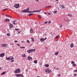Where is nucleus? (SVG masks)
<instances>
[{
  "instance_id": "nucleus-1",
  "label": "nucleus",
  "mask_w": 77,
  "mask_h": 77,
  "mask_svg": "<svg viewBox=\"0 0 77 77\" xmlns=\"http://www.w3.org/2000/svg\"><path fill=\"white\" fill-rule=\"evenodd\" d=\"M15 76L16 77H24V75H23L20 74H17L15 75Z\"/></svg>"
},
{
  "instance_id": "nucleus-2",
  "label": "nucleus",
  "mask_w": 77,
  "mask_h": 77,
  "mask_svg": "<svg viewBox=\"0 0 77 77\" xmlns=\"http://www.w3.org/2000/svg\"><path fill=\"white\" fill-rule=\"evenodd\" d=\"M14 7H15V8H19V7H20V5L19 4H17V5H14Z\"/></svg>"
},
{
  "instance_id": "nucleus-3",
  "label": "nucleus",
  "mask_w": 77,
  "mask_h": 77,
  "mask_svg": "<svg viewBox=\"0 0 77 77\" xmlns=\"http://www.w3.org/2000/svg\"><path fill=\"white\" fill-rule=\"evenodd\" d=\"M20 69H17L15 71V73H18V72H20Z\"/></svg>"
},
{
  "instance_id": "nucleus-4",
  "label": "nucleus",
  "mask_w": 77,
  "mask_h": 77,
  "mask_svg": "<svg viewBox=\"0 0 77 77\" xmlns=\"http://www.w3.org/2000/svg\"><path fill=\"white\" fill-rule=\"evenodd\" d=\"M5 56V53H3L0 54V57H4Z\"/></svg>"
},
{
  "instance_id": "nucleus-5",
  "label": "nucleus",
  "mask_w": 77,
  "mask_h": 77,
  "mask_svg": "<svg viewBox=\"0 0 77 77\" xmlns=\"http://www.w3.org/2000/svg\"><path fill=\"white\" fill-rule=\"evenodd\" d=\"M13 24H10V25H9V28L10 29H12V28H13Z\"/></svg>"
},
{
  "instance_id": "nucleus-6",
  "label": "nucleus",
  "mask_w": 77,
  "mask_h": 77,
  "mask_svg": "<svg viewBox=\"0 0 77 77\" xmlns=\"http://www.w3.org/2000/svg\"><path fill=\"white\" fill-rule=\"evenodd\" d=\"M64 21H65L66 22H69V19L66 20L65 18H64Z\"/></svg>"
},
{
  "instance_id": "nucleus-7",
  "label": "nucleus",
  "mask_w": 77,
  "mask_h": 77,
  "mask_svg": "<svg viewBox=\"0 0 77 77\" xmlns=\"http://www.w3.org/2000/svg\"><path fill=\"white\" fill-rule=\"evenodd\" d=\"M28 59L29 60H32V57H31L29 56L28 57Z\"/></svg>"
},
{
  "instance_id": "nucleus-8",
  "label": "nucleus",
  "mask_w": 77,
  "mask_h": 77,
  "mask_svg": "<svg viewBox=\"0 0 77 77\" xmlns=\"http://www.w3.org/2000/svg\"><path fill=\"white\" fill-rule=\"evenodd\" d=\"M59 7L60 8H61V9H63V8H65V6L61 5L59 6Z\"/></svg>"
},
{
  "instance_id": "nucleus-9",
  "label": "nucleus",
  "mask_w": 77,
  "mask_h": 77,
  "mask_svg": "<svg viewBox=\"0 0 77 77\" xmlns=\"http://www.w3.org/2000/svg\"><path fill=\"white\" fill-rule=\"evenodd\" d=\"M27 53H32V52L31 49L28 50L27 51Z\"/></svg>"
},
{
  "instance_id": "nucleus-10",
  "label": "nucleus",
  "mask_w": 77,
  "mask_h": 77,
  "mask_svg": "<svg viewBox=\"0 0 77 77\" xmlns=\"http://www.w3.org/2000/svg\"><path fill=\"white\" fill-rule=\"evenodd\" d=\"M5 22H9L10 21V20H9L8 19H7L5 20Z\"/></svg>"
},
{
  "instance_id": "nucleus-11",
  "label": "nucleus",
  "mask_w": 77,
  "mask_h": 77,
  "mask_svg": "<svg viewBox=\"0 0 77 77\" xmlns=\"http://www.w3.org/2000/svg\"><path fill=\"white\" fill-rule=\"evenodd\" d=\"M2 45L3 47H6V45L5 44H2Z\"/></svg>"
},
{
  "instance_id": "nucleus-12",
  "label": "nucleus",
  "mask_w": 77,
  "mask_h": 77,
  "mask_svg": "<svg viewBox=\"0 0 77 77\" xmlns=\"http://www.w3.org/2000/svg\"><path fill=\"white\" fill-rule=\"evenodd\" d=\"M17 22L15 21H13V24H14V25H16V24H17Z\"/></svg>"
},
{
  "instance_id": "nucleus-13",
  "label": "nucleus",
  "mask_w": 77,
  "mask_h": 77,
  "mask_svg": "<svg viewBox=\"0 0 77 77\" xmlns=\"http://www.w3.org/2000/svg\"><path fill=\"white\" fill-rule=\"evenodd\" d=\"M21 12H24V13H25V12H27V11H26V10H23V11H22Z\"/></svg>"
},
{
  "instance_id": "nucleus-14",
  "label": "nucleus",
  "mask_w": 77,
  "mask_h": 77,
  "mask_svg": "<svg viewBox=\"0 0 77 77\" xmlns=\"http://www.w3.org/2000/svg\"><path fill=\"white\" fill-rule=\"evenodd\" d=\"M73 47H74V44H72L70 45V47H71V48H72Z\"/></svg>"
},
{
  "instance_id": "nucleus-15",
  "label": "nucleus",
  "mask_w": 77,
  "mask_h": 77,
  "mask_svg": "<svg viewBox=\"0 0 77 77\" xmlns=\"http://www.w3.org/2000/svg\"><path fill=\"white\" fill-rule=\"evenodd\" d=\"M38 17L39 19H41L42 18V17L40 15H38Z\"/></svg>"
},
{
  "instance_id": "nucleus-16",
  "label": "nucleus",
  "mask_w": 77,
  "mask_h": 77,
  "mask_svg": "<svg viewBox=\"0 0 77 77\" xmlns=\"http://www.w3.org/2000/svg\"><path fill=\"white\" fill-rule=\"evenodd\" d=\"M10 60H12V59H14V57L12 56L10 57Z\"/></svg>"
},
{
  "instance_id": "nucleus-17",
  "label": "nucleus",
  "mask_w": 77,
  "mask_h": 77,
  "mask_svg": "<svg viewBox=\"0 0 77 77\" xmlns=\"http://www.w3.org/2000/svg\"><path fill=\"white\" fill-rule=\"evenodd\" d=\"M38 63V61L37 60H35L34 61V63Z\"/></svg>"
},
{
  "instance_id": "nucleus-18",
  "label": "nucleus",
  "mask_w": 77,
  "mask_h": 77,
  "mask_svg": "<svg viewBox=\"0 0 77 77\" xmlns=\"http://www.w3.org/2000/svg\"><path fill=\"white\" fill-rule=\"evenodd\" d=\"M45 66L46 67H48V66H49V65L48 64H45Z\"/></svg>"
},
{
  "instance_id": "nucleus-19",
  "label": "nucleus",
  "mask_w": 77,
  "mask_h": 77,
  "mask_svg": "<svg viewBox=\"0 0 77 77\" xmlns=\"http://www.w3.org/2000/svg\"><path fill=\"white\" fill-rule=\"evenodd\" d=\"M6 35H7V36H11V34H9V33H8Z\"/></svg>"
},
{
  "instance_id": "nucleus-20",
  "label": "nucleus",
  "mask_w": 77,
  "mask_h": 77,
  "mask_svg": "<svg viewBox=\"0 0 77 77\" xmlns=\"http://www.w3.org/2000/svg\"><path fill=\"white\" fill-rule=\"evenodd\" d=\"M49 69L48 68L46 70V71L45 72H48V71H49Z\"/></svg>"
},
{
  "instance_id": "nucleus-21",
  "label": "nucleus",
  "mask_w": 77,
  "mask_h": 77,
  "mask_svg": "<svg viewBox=\"0 0 77 77\" xmlns=\"http://www.w3.org/2000/svg\"><path fill=\"white\" fill-rule=\"evenodd\" d=\"M40 41H42V42H43V41H44V38H41L40 40Z\"/></svg>"
},
{
  "instance_id": "nucleus-22",
  "label": "nucleus",
  "mask_w": 77,
  "mask_h": 77,
  "mask_svg": "<svg viewBox=\"0 0 77 77\" xmlns=\"http://www.w3.org/2000/svg\"><path fill=\"white\" fill-rule=\"evenodd\" d=\"M30 32L31 33H33V29H30Z\"/></svg>"
},
{
  "instance_id": "nucleus-23",
  "label": "nucleus",
  "mask_w": 77,
  "mask_h": 77,
  "mask_svg": "<svg viewBox=\"0 0 77 77\" xmlns=\"http://www.w3.org/2000/svg\"><path fill=\"white\" fill-rule=\"evenodd\" d=\"M58 54H59V52H57L55 53L56 55H58Z\"/></svg>"
},
{
  "instance_id": "nucleus-24",
  "label": "nucleus",
  "mask_w": 77,
  "mask_h": 77,
  "mask_svg": "<svg viewBox=\"0 0 77 77\" xmlns=\"http://www.w3.org/2000/svg\"><path fill=\"white\" fill-rule=\"evenodd\" d=\"M67 15L69 17H72V16L71 14H68Z\"/></svg>"
},
{
  "instance_id": "nucleus-25",
  "label": "nucleus",
  "mask_w": 77,
  "mask_h": 77,
  "mask_svg": "<svg viewBox=\"0 0 77 77\" xmlns=\"http://www.w3.org/2000/svg\"><path fill=\"white\" fill-rule=\"evenodd\" d=\"M28 11H29V8L26 9V11L27 12H28Z\"/></svg>"
},
{
  "instance_id": "nucleus-26",
  "label": "nucleus",
  "mask_w": 77,
  "mask_h": 77,
  "mask_svg": "<svg viewBox=\"0 0 77 77\" xmlns=\"http://www.w3.org/2000/svg\"><path fill=\"white\" fill-rule=\"evenodd\" d=\"M31 51L32 52V51H35L36 50V49H31Z\"/></svg>"
},
{
  "instance_id": "nucleus-27",
  "label": "nucleus",
  "mask_w": 77,
  "mask_h": 77,
  "mask_svg": "<svg viewBox=\"0 0 77 77\" xmlns=\"http://www.w3.org/2000/svg\"><path fill=\"white\" fill-rule=\"evenodd\" d=\"M6 60H10V57H7L6 58Z\"/></svg>"
},
{
  "instance_id": "nucleus-28",
  "label": "nucleus",
  "mask_w": 77,
  "mask_h": 77,
  "mask_svg": "<svg viewBox=\"0 0 77 77\" xmlns=\"http://www.w3.org/2000/svg\"><path fill=\"white\" fill-rule=\"evenodd\" d=\"M59 37H60L59 35H58L57 36L55 37V38H56V39H57V38H59Z\"/></svg>"
},
{
  "instance_id": "nucleus-29",
  "label": "nucleus",
  "mask_w": 77,
  "mask_h": 77,
  "mask_svg": "<svg viewBox=\"0 0 77 77\" xmlns=\"http://www.w3.org/2000/svg\"><path fill=\"white\" fill-rule=\"evenodd\" d=\"M41 11V10H39L37 11V12H39Z\"/></svg>"
},
{
  "instance_id": "nucleus-30",
  "label": "nucleus",
  "mask_w": 77,
  "mask_h": 77,
  "mask_svg": "<svg viewBox=\"0 0 77 77\" xmlns=\"http://www.w3.org/2000/svg\"><path fill=\"white\" fill-rule=\"evenodd\" d=\"M33 14H28V16H30V15H33Z\"/></svg>"
},
{
  "instance_id": "nucleus-31",
  "label": "nucleus",
  "mask_w": 77,
  "mask_h": 77,
  "mask_svg": "<svg viewBox=\"0 0 77 77\" xmlns=\"http://www.w3.org/2000/svg\"><path fill=\"white\" fill-rule=\"evenodd\" d=\"M31 39H32V41L33 42V41H35V40H34V39H33V38H32H32H31Z\"/></svg>"
},
{
  "instance_id": "nucleus-32",
  "label": "nucleus",
  "mask_w": 77,
  "mask_h": 77,
  "mask_svg": "<svg viewBox=\"0 0 77 77\" xmlns=\"http://www.w3.org/2000/svg\"><path fill=\"white\" fill-rule=\"evenodd\" d=\"M57 11H54V12H53V13L54 14H56V13H57Z\"/></svg>"
},
{
  "instance_id": "nucleus-33",
  "label": "nucleus",
  "mask_w": 77,
  "mask_h": 77,
  "mask_svg": "<svg viewBox=\"0 0 77 77\" xmlns=\"http://www.w3.org/2000/svg\"><path fill=\"white\" fill-rule=\"evenodd\" d=\"M5 72H4L2 73V75H3V74H5Z\"/></svg>"
},
{
  "instance_id": "nucleus-34",
  "label": "nucleus",
  "mask_w": 77,
  "mask_h": 77,
  "mask_svg": "<svg viewBox=\"0 0 77 77\" xmlns=\"http://www.w3.org/2000/svg\"><path fill=\"white\" fill-rule=\"evenodd\" d=\"M72 65L73 66H76V64H72Z\"/></svg>"
},
{
  "instance_id": "nucleus-35",
  "label": "nucleus",
  "mask_w": 77,
  "mask_h": 77,
  "mask_svg": "<svg viewBox=\"0 0 77 77\" xmlns=\"http://www.w3.org/2000/svg\"><path fill=\"white\" fill-rule=\"evenodd\" d=\"M71 63H72V64H74V63H75V62H74V61H72L71 62Z\"/></svg>"
},
{
  "instance_id": "nucleus-36",
  "label": "nucleus",
  "mask_w": 77,
  "mask_h": 77,
  "mask_svg": "<svg viewBox=\"0 0 77 77\" xmlns=\"http://www.w3.org/2000/svg\"><path fill=\"white\" fill-rule=\"evenodd\" d=\"M51 5L47 6L45 8H50V7H51Z\"/></svg>"
},
{
  "instance_id": "nucleus-37",
  "label": "nucleus",
  "mask_w": 77,
  "mask_h": 77,
  "mask_svg": "<svg viewBox=\"0 0 77 77\" xmlns=\"http://www.w3.org/2000/svg\"><path fill=\"white\" fill-rule=\"evenodd\" d=\"M6 17H10V18H12L11 17V16H8V15H6Z\"/></svg>"
},
{
  "instance_id": "nucleus-38",
  "label": "nucleus",
  "mask_w": 77,
  "mask_h": 77,
  "mask_svg": "<svg viewBox=\"0 0 77 77\" xmlns=\"http://www.w3.org/2000/svg\"><path fill=\"white\" fill-rule=\"evenodd\" d=\"M51 71V70H49L48 71V73H50Z\"/></svg>"
},
{
  "instance_id": "nucleus-39",
  "label": "nucleus",
  "mask_w": 77,
  "mask_h": 77,
  "mask_svg": "<svg viewBox=\"0 0 77 77\" xmlns=\"http://www.w3.org/2000/svg\"><path fill=\"white\" fill-rule=\"evenodd\" d=\"M15 30H20V29H16V28H15Z\"/></svg>"
},
{
  "instance_id": "nucleus-40",
  "label": "nucleus",
  "mask_w": 77,
  "mask_h": 77,
  "mask_svg": "<svg viewBox=\"0 0 77 77\" xmlns=\"http://www.w3.org/2000/svg\"><path fill=\"white\" fill-rule=\"evenodd\" d=\"M7 9H8V8H6V9H4V10H3V11H5L6 10H7Z\"/></svg>"
},
{
  "instance_id": "nucleus-41",
  "label": "nucleus",
  "mask_w": 77,
  "mask_h": 77,
  "mask_svg": "<svg viewBox=\"0 0 77 77\" xmlns=\"http://www.w3.org/2000/svg\"><path fill=\"white\" fill-rule=\"evenodd\" d=\"M20 48H25V47H21Z\"/></svg>"
},
{
  "instance_id": "nucleus-42",
  "label": "nucleus",
  "mask_w": 77,
  "mask_h": 77,
  "mask_svg": "<svg viewBox=\"0 0 77 77\" xmlns=\"http://www.w3.org/2000/svg\"><path fill=\"white\" fill-rule=\"evenodd\" d=\"M11 62H14V60H12L11 61Z\"/></svg>"
},
{
  "instance_id": "nucleus-43",
  "label": "nucleus",
  "mask_w": 77,
  "mask_h": 77,
  "mask_svg": "<svg viewBox=\"0 0 77 77\" xmlns=\"http://www.w3.org/2000/svg\"><path fill=\"white\" fill-rule=\"evenodd\" d=\"M74 72H77V70H74Z\"/></svg>"
},
{
  "instance_id": "nucleus-44",
  "label": "nucleus",
  "mask_w": 77,
  "mask_h": 77,
  "mask_svg": "<svg viewBox=\"0 0 77 77\" xmlns=\"http://www.w3.org/2000/svg\"><path fill=\"white\" fill-rule=\"evenodd\" d=\"M27 13H31V11H28V12H27Z\"/></svg>"
},
{
  "instance_id": "nucleus-45",
  "label": "nucleus",
  "mask_w": 77,
  "mask_h": 77,
  "mask_svg": "<svg viewBox=\"0 0 77 77\" xmlns=\"http://www.w3.org/2000/svg\"><path fill=\"white\" fill-rule=\"evenodd\" d=\"M27 42H28L29 44H30V42H29V40H27Z\"/></svg>"
},
{
  "instance_id": "nucleus-46",
  "label": "nucleus",
  "mask_w": 77,
  "mask_h": 77,
  "mask_svg": "<svg viewBox=\"0 0 77 77\" xmlns=\"http://www.w3.org/2000/svg\"><path fill=\"white\" fill-rule=\"evenodd\" d=\"M51 23V21H48V23H49V24L50 23Z\"/></svg>"
},
{
  "instance_id": "nucleus-47",
  "label": "nucleus",
  "mask_w": 77,
  "mask_h": 77,
  "mask_svg": "<svg viewBox=\"0 0 77 77\" xmlns=\"http://www.w3.org/2000/svg\"><path fill=\"white\" fill-rule=\"evenodd\" d=\"M14 42H18V41H14Z\"/></svg>"
},
{
  "instance_id": "nucleus-48",
  "label": "nucleus",
  "mask_w": 77,
  "mask_h": 77,
  "mask_svg": "<svg viewBox=\"0 0 77 77\" xmlns=\"http://www.w3.org/2000/svg\"><path fill=\"white\" fill-rule=\"evenodd\" d=\"M47 21L45 22L44 23V24H47Z\"/></svg>"
},
{
  "instance_id": "nucleus-49",
  "label": "nucleus",
  "mask_w": 77,
  "mask_h": 77,
  "mask_svg": "<svg viewBox=\"0 0 77 77\" xmlns=\"http://www.w3.org/2000/svg\"><path fill=\"white\" fill-rule=\"evenodd\" d=\"M26 56V55H25V54H24V55L23 56V57H25Z\"/></svg>"
},
{
  "instance_id": "nucleus-50",
  "label": "nucleus",
  "mask_w": 77,
  "mask_h": 77,
  "mask_svg": "<svg viewBox=\"0 0 77 77\" xmlns=\"http://www.w3.org/2000/svg\"><path fill=\"white\" fill-rule=\"evenodd\" d=\"M74 76H76L77 74H74Z\"/></svg>"
},
{
  "instance_id": "nucleus-51",
  "label": "nucleus",
  "mask_w": 77,
  "mask_h": 77,
  "mask_svg": "<svg viewBox=\"0 0 77 77\" xmlns=\"http://www.w3.org/2000/svg\"><path fill=\"white\" fill-rule=\"evenodd\" d=\"M17 33H21V32H20V31H18V32H17Z\"/></svg>"
},
{
  "instance_id": "nucleus-52",
  "label": "nucleus",
  "mask_w": 77,
  "mask_h": 77,
  "mask_svg": "<svg viewBox=\"0 0 77 77\" xmlns=\"http://www.w3.org/2000/svg\"><path fill=\"white\" fill-rule=\"evenodd\" d=\"M47 39V38H45V39H44V41H45V40H46Z\"/></svg>"
},
{
  "instance_id": "nucleus-53",
  "label": "nucleus",
  "mask_w": 77,
  "mask_h": 77,
  "mask_svg": "<svg viewBox=\"0 0 77 77\" xmlns=\"http://www.w3.org/2000/svg\"><path fill=\"white\" fill-rule=\"evenodd\" d=\"M34 12H37V11H34Z\"/></svg>"
},
{
  "instance_id": "nucleus-54",
  "label": "nucleus",
  "mask_w": 77,
  "mask_h": 77,
  "mask_svg": "<svg viewBox=\"0 0 77 77\" xmlns=\"http://www.w3.org/2000/svg\"><path fill=\"white\" fill-rule=\"evenodd\" d=\"M36 2H39V0H36Z\"/></svg>"
},
{
  "instance_id": "nucleus-55",
  "label": "nucleus",
  "mask_w": 77,
  "mask_h": 77,
  "mask_svg": "<svg viewBox=\"0 0 77 77\" xmlns=\"http://www.w3.org/2000/svg\"><path fill=\"white\" fill-rule=\"evenodd\" d=\"M61 75V74H58V75L59 77V76H60Z\"/></svg>"
},
{
  "instance_id": "nucleus-56",
  "label": "nucleus",
  "mask_w": 77,
  "mask_h": 77,
  "mask_svg": "<svg viewBox=\"0 0 77 77\" xmlns=\"http://www.w3.org/2000/svg\"><path fill=\"white\" fill-rule=\"evenodd\" d=\"M62 27V25H61V26H60V27Z\"/></svg>"
},
{
  "instance_id": "nucleus-57",
  "label": "nucleus",
  "mask_w": 77,
  "mask_h": 77,
  "mask_svg": "<svg viewBox=\"0 0 77 77\" xmlns=\"http://www.w3.org/2000/svg\"><path fill=\"white\" fill-rule=\"evenodd\" d=\"M17 45H18V46H19L20 45V44H18Z\"/></svg>"
},
{
  "instance_id": "nucleus-58",
  "label": "nucleus",
  "mask_w": 77,
  "mask_h": 77,
  "mask_svg": "<svg viewBox=\"0 0 77 77\" xmlns=\"http://www.w3.org/2000/svg\"><path fill=\"white\" fill-rule=\"evenodd\" d=\"M27 71H28V69H27V70H26V72H27Z\"/></svg>"
},
{
  "instance_id": "nucleus-59",
  "label": "nucleus",
  "mask_w": 77,
  "mask_h": 77,
  "mask_svg": "<svg viewBox=\"0 0 77 77\" xmlns=\"http://www.w3.org/2000/svg\"><path fill=\"white\" fill-rule=\"evenodd\" d=\"M56 69H57V70H58V69H59V68H57Z\"/></svg>"
},
{
  "instance_id": "nucleus-60",
  "label": "nucleus",
  "mask_w": 77,
  "mask_h": 77,
  "mask_svg": "<svg viewBox=\"0 0 77 77\" xmlns=\"http://www.w3.org/2000/svg\"><path fill=\"white\" fill-rule=\"evenodd\" d=\"M40 65H42V63H40Z\"/></svg>"
},
{
  "instance_id": "nucleus-61",
  "label": "nucleus",
  "mask_w": 77,
  "mask_h": 77,
  "mask_svg": "<svg viewBox=\"0 0 77 77\" xmlns=\"http://www.w3.org/2000/svg\"><path fill=\"white\" fill-rule=\"evenodd\" d=\"M32 12V13H33V12H34V11H31V13Z\"/></svg>"
},
{
  "instance_id": "nucleus-62",
  "label": "nucleus",
  "mask_w": 77,
  "mask_h": 77,
  "mask_svg": "<svg viewBox=\"0 0 77 77\" xmlns=\"http://www.w3.org/2000/svg\"><path fill=\"white\" fill-rule=\"evenodd\" d=\"M56 1L57 2H58V1H59V0H56Z\"/></svg>"
},
{
  "instance_id": "nucleus-63",
  "label": "nucleus",
  "mask_w": 77,
  "mask_h": 77,
  "mask_svg": "<svg viewBox=\"0 0 77 77\" xmlns=\"http://www.w3.org/2000/svg\"><path fill=\"white\" fill-rule=\"evenodd\" d=\"M48 15H50V13H48Z\"/></svg>"
},
{
  "instance_id": "nucleus-64",
  "label": "nucleus",
  "mask_w": 77,
  "mask_h": 77,
  "mask_svg": "<svg viewBox=\"0 0 77 77\" xmlns=\"http://www.w3.org/2000/svg\"><path fill=\"white\" fill-rule=\"evenodd\" d=\"M45 14H47V13H45Z\"/></svg>"
}]
</instances>
